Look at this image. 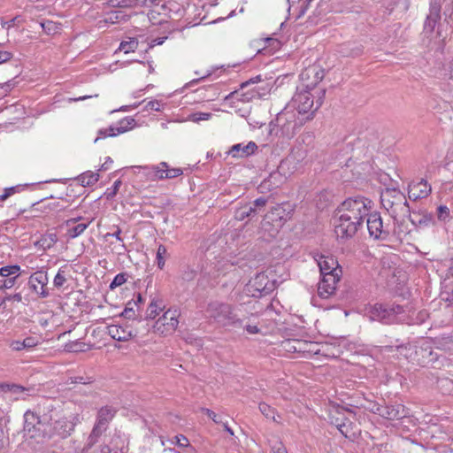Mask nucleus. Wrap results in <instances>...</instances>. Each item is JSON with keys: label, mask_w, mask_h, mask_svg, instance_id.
Masks as SVG:
<instances>
[{"label": "nucleus", "mask_w": 453, "mask_h": 453, "mask_svg": "<svg viewBox=\"0 0 453 453\" xmlns=\"http://www.w3.org/2000/svg\"><path fill=\"white\" fill-rule=\"evenodd\" d=\"M135 311H136L135 309L125 307V309L122 311V313L120 314V316L124 317L127 319H136L137 316H136Z\"/></svg>", "instance_id": "obj_57"}, {"label": "nucleus", "mask_w": 453, "mask_h": 453, "mask_svg": "<svg viewBox=\"0 0 453 453\" xmlns=\"http://www.w3.org/2000/svg\"><path fill=\"white\" fill-rule=\"evenodd\" d=\"M239 96H242V98H250L247 95H245L243 93H240L239 90L231 92L225 98H226V100H227V99H231V98H239Z\"/></svg>", "instance_id": "obj_64"}, {"label": "nucleus", "mask_w": 453, "mask_h": 453, "mask_svg": "<svg viewBox=\"0 0 453 453\" xmlns=\"http://www.w3.org/2000/svg\"><path fill=\"white\" fill-rule=\"evenodd\" d=\"M152 170L155 176L160 180L173 179L183 174L181 168H170L165 162H162L158 165H153Z\"/></svg>", "instance_id": "obj_25"}, {"label": "nucleus", "mask_w": 453, "mask_h": 453, "mask_svg": "<svg viewBox=\"0 0 453 453\" xmlns=\"http://www.w3.org/2000/svg\"><path fill=\"white\" fill-rule=\"evenodd\" d=\"M138 44L136 38H129L128 41H122L120 42L119 50L124 53L134 52Z\"/></svg>", "instance_id": "obj_37"}, {"label": "nucleus", "mask_w": 453, "mask_h": 453, "mask_svg": "<svg viewBox=\"0 0 453 453\" xmlns=\"http://www.w3.org/2000/svg\"><path fill=\"white\" fill-rule=\"evenodd\" d=\"M430 357L431 364H429V365L433 366H435L436 365H443V360L446 359V357L441 353H440L437 349H434L433 347Z\"/></svg>", "instance_id": "obj_44"}, {"label": "nucleus", "mask_w": 453, "mask_h": 453, "mask_svg": "<svg viewBox=\"0 0 453 453\" xmlns=\"http://www.w3.org/2000/svg\"><path fill=\"white\" fill-rule=\"evenodd\" d=\"M261 81V76L257 75L256 77H253L250 79L249 81L242 82L241 84V90L244 89L246 87H248L250 84H255Z\"/></svg>", "instance_id": "obj_60"}, {"label": "nucleus", "mask_w": 453, "mask_h": 453, "mask_svg": "<svg viewBox=\"0 0 453 453\" xmlns=\"http://www.w3.org/2000/svg\"><path fill=\"white\" fill-rule=\"evenodd\" d=\"M406 217L410 219L413 225L419 227H425L435 224L433 214L427 212L426 211L412 212L410 211V216Z\"/></svg>", "instance_id": "obj_26"}, {"label": "nucleus", "mask_w": 453, "mask_h": 453, "mask_svg": "<svg viewBox=\"0 0 453 453\" xmlns=\"http://www.w3.org/2000/svg\"><path fill=\"white\" fill-rule=\"evenodd\" d=\"M431 192V185L425 179H420L418 181H412L409 184L408 196L410 199H423L427 197Z\"/></svg>", "instance_id": "obj_19"}, {"label": "nucleus", "mask_w": 453, "mask_h": 453, "mask_svg": "<svg viewBox=\"0 0 453 453\" xmlns=\"http://www.w3.org/2000/svg\"><path fill=\"white\" fill-rule=\"evenodd\" d=\"M38 344L39 340L37 337L29 336L25 338L23 341H12L10 343V347L12 350L19 351L22 349H31Z\"/></svg>", "instance_id": "obj_31"}, {"label": "nucleus", "mask_w": 453, "mask_h": 453, "mask_svg": "<svg viewBox=\"0 0 453 453\" xmlns=\"http://www.w3.org/2000/svg\"><path fill=\"white\" fill-rule=\"evenodd\" d=\"M366 224L370 237L380 241H388L389 239V225L385 226L383 224L380 212L371 211L366 219Z\"/></svg>", "instance_id": "obj_11"}, {"label": "nucleus", "mask_w": 453, "mask_h": 453, "mask_svg": "<svg viewBox=\"0 0 453 453\" xmlns=\"http://www.w3.org/2000/svg\"><path fill=\"white\" fill-rule=\"evenodd\" d=\"M39 389L35 385L22 386L15 383H0V392H10L15 395V400H26L27 396H34Z\"/></svg>", "instance_id": "obj_13"}, {"label": "nucleus", "mask_w": 453, "mask_h": 453, "mask_svg": "<svg viewBox=\"0 0 453 453\" xmlns=\"http://www.w3.org/2000/svg\"><path fill=\"white\" fill-rule=\"evenodd\" d=\"M372 207L373 202L371 199L363 196H357L345 199L337 209L338 212L349 213L354 219L359 220V223L363 226Z\"/></svg>", "instance_id": "obj_7"}, {"label": "nucleus", "mask_w": 453, "mask_h": 453, "mask_svg": "<svg viewBox=\"0 0 453 453\" xmlns=\"http://www.w3.org/2000/svg\"><path fill=\"white\" fill-rule=\"evenodd\" d=\"M108 4L114 8H132L134 6V0H108Z\"/></svg>", "instance_id": "obj_42"}, {"label": "nucleus", "mask_w": 453, "mask_h": 453, "mask_svg": "<svg viewBox=\"0 0 453 453\" xmlns=\"http://www.w3.org/2000/svg\"><path fill=\"white\" fill-rule=\"evenodd\" d=\"M69 205V201L65 198H59L56 200L52 197L50 199H43L41 202L34 204L36 211H41L45 213L53 211L59 212L66 210Z\"/></svg>", "instance_id": "obj_18"}, {"label": "nucleus", "mask_w": 453, "mask_h": 453, "mask_svg": "<svg viewBox=\"0 0 453 453\" xmlns=\"http://www.w3.org/2000/svg\"><path fill=\"white\" fill-rule=\"evenodd\" d=\"M48 284L47 272L43 270L36 271L28 279L30 289L36 293L40 297L49 296V291L46 288Z\"/></svg>", "instance_id": "obj_15"}, {"label": "nucleus", "mask_w": 453, "mask_h": 453, "mask_svg": "<svg viewBox=\"0 0 453 453\" xmlns=\"http://www.w3.org/2000/svg\"><path fill=\"white\" fill-rule=\"evenodd\" d=\"M242 327L245 328L247 333L250 334H258L260 332V329L258 328L257 323H254V324H244V322H243Z\"/></svg>", "instance_id": "obj_58"}, {"label": "nucleus", "mask_w": 453, "mask_h": 453, "mask_svg": "<svg viewBox=\"0 0 453 453\" xmlns=\"http://www.w3.org/2000/svg\"><path fill=\"white\" fill-rule=\"evenodd\" d=\"M258 409L260 412L266 418H271L274 422H279L275 418V410L265 403H260Z\"/></svg>", "instance_id": "obj_39"}, {"label": "nucleus", "mask_w": 453, "mask_h": 453, "mask_svg": "<svg viewBox=\"0 0 453 453\" xmlns=\"http://www.w3.org/2000/svg\"><path fill=\"white\" fill-rule=\"evenodd\" d=\"M438 220L447 222L451 219L449 208L446 205H440L436 209Z\"/></svg>", "instance_id": "obj_41"}, {"label": "nucleus", "mask_w": 453, "mask_h": 453, "mask_svg": "<svg viewBox=\"0 0 453 453\" xmlns=\"http://www.w3.org/2000/svg\"><path fill=\"white\" fill-rule=\"evenodd\" d=\"M449 20H453V0H429L423 34L427 37L435 34L436 38L445 42L448 33L443 27L444 24L449 25Z\"/></svg>", "instance_id": "obj_2"}, {"label": "nucleus", "mask_w": 453, "mask_h": 453, "mask_svg": "<svg viewBox=\"0 0 453 453\" xmlns=\"http://www.w3.org/2000/svg\"><path fill=\"white\" fill-rule=\"evenodd\" d=\"M211 112H195L188 116V119L193 122H199L201 120H208L211 118Z\"/></svg>", "instance_id": "obj_48"}, {"label": "nucleus", "mask_w": 453, "mask_h": 453, "mask_svg": "<svg viewBox=\"0 0 453 453\" xmlns=\"http://www.w3.org/2000/svg\"><path fill=\"white\" fill-rule=\"evenodd\" d=\"M99 180L97 173L86 172L78 176L77 180L82 186H92Z\"/></svg>", "instance_id": "obj_34"}, {"label": "nucleus", "mask_w": 453, "mask_h": 453, "mask_svg": "<svg viewBox=\"0 0 453 453\" xmlns=\"http://www.w3.org/2000/svg\"><path fill=\"white\" fill-rule=\"evenodd\" d=\"M66 278L65 275V270H63V268H60L53 280V285L55 288H60L64 286Z\"/></svg>", "instance_id": "obj_46"}, {"label": "nucleus", "mask_w": 453, "mask_h": 453, "mask_svg": "<svg viewBox=\"0 0 453 453\" xmlns=\"http://www.w3.org/2000/svg\"><path fill=\"white\" fill-rule=\"evenodd\" d=\"M408 412L403 404H384L379 415L388 420H400L407 416Z\"/></svg>", "instance_id": "obj_21"}, {"label": "nucleus", "mask_w": 453, "mask_h": 453, "mask_svg": "<svg viewBox=\"0 0 453 453\" xmlns=\"http://www.w3.org/2000/svg\"><path fill=\"white\" fill-rule=\"evenodd\" d=\"M268 201H269V197L261 196V197L255 199L253 201V203H254L255 207H257L258 210H261L262 208H264L266 205Z\"/></svg>", "instance_id": "obj_59"}, {"label": "nucleus", "mask_w": 453, "mask_h": 453, "mask_svg": "<svg viewBox=\"0 0 453 453\" xmlns=\"http://www.w3.org/2000/svg\"><path fill=\"white\" fill-rule=\"evenodd\" d=\"M127 278L126 273H121L117 274L114 277V279L112 280V281L111 282L110 288L114 289L117 287L123 285L127 281Z\"/></svg>", "instance_id": "obj_50"}, {"label": "nucleus", "mask_w": 453, "mask_h": 453, "mask_svg": "<svg viewBox=\"0 0 453 453\" xmlns=\"http://www.w3.org/2000/svg\"><path fill=\"white\" fill-rule=\"evenodd\" d=\"M105 431L102 427H99L97 425H95L88 438L86 446L83 449V452H88L90 448H92L97 441L98 438L101 434Z\"/></svg>", "instance_id": "obj_33"}, {"label": "nucleus", "mask_w": 453, "mask_h": 453, "mask_svg": "<svg viewBox=\"0 0 453 453\" xmlns=\"http://www.w3.org/2000/svg\"><path fill=\"white\" fill-rule=\"evenodd\" d=\"M94 380L92 377H83V376H76L71 378V383L74 384H89L92 383Z\"/></svg>", "instance_id": "obj_55"}, {"label": "nucleus", "mask_w": 453, "mask_h": 453, "mask_svg": "<svg viewBox=\"0 0 453 453\" xmlns=\"http://www.w3.org/2000/svg\"><path fill=\"white\" fill-rule=\"evenodd\" d=\"M342 273H325L318 286V294L322 298H328L336 290V285L340 281Z\"/></svg>", "instance_id": "obj_16"}, {"label": "nucleus", "mask_w": 453, "mask_h": 453, "mask_svg": "<svg viewBox=\"0 0 453 453\" xmlns=\"http://www.w3.org/2000/svg\"><path fill=\"white\" fill-rule=\"evenodd\" d=\"M174 441H173V443H176L178 447L184 448L185 453H192L195 451V449L192 445H190L188 438L183 434H179L174 436Z\"/></svg>", "instance_id": "obj_36"}, {"label": "nucleus", "mask_w": 453, "mask_h": 453, "mask_svg": "<svg viewBox=\"0 0 453 453\" xmlns=\"http://www.w3.org/2000/svg\"><path fill=\"white\" fill-rule=\"evenodd\" d=\"M109 335L119 342H127L134 337L138 336L139 331L137 329H130L128 326H121L111 325L108 326Z\"/></svg>", "instance_id": "obj_20"}, {"label": "nucleus", "mask_w": 453, "mask_h": 453, "mask_svg": "<svg viewBox=\"0 0 453 453\" xmlns=\"http://www.w3.org/2000/svg\"><path fill=\"white\" fill-rule=\"evenodd\" d=\"M23 189L22 186H14L10 187L4 189V193L0 196V201H4L16 192H19V190Z\"/></svg>", "instance_id": "obj_52"}, {"label": "nucleus", "mask_w": 453, "mask_h": 453, "mask_svg": "<svg viewBox=\"0 0 453 453\" xmlns=\"http://www.w3.org/2000/svg\"><path fill=\"white\" fill-rule=\"evenodd\" d=\"M273 453H288L285 446L282 444V442H277L273 447Z\"/></svg>", "instance_id": "obj_62"}, {"label": "nucleus", "mask_w": 453, "mask_h": 453, "mask_svg": "<svg viewBox=\"0 0 453 453\" xmlns=\"http://www.w3.org/2000/svg\"><path fill=\"white\" fill-rule=\"evenodd\" d=\"M196 271L189 266H186L181 273V279L185 281H192L196 277Z\"/></svg>", "instance_id": "obj_49"}, {"label": "nucleus", "mask_w": 453, "mask_h": 453, "mask_svg": "<svg viewBox=\"0 0 453 453\" xmlns=\"http://www.w3.org/2000/svg\"><path fill=\"white\" fill-rule=\"evenodd\" d=\"M162 0H134V5L139 4L144 7L158 5Z\"/></svg>", "instance_id": "obj_56"}, {"label": "nucleus", "mask_w": 453, "mask_h": 453, "mask_svg": "<svg viewBox=\"0 0 453 453\" xmlns=\"http://www.w3.org/2000/svg\"><path fill=\"white\" fill-rule=\"evenodd\" d=\"M12 58V54L9 51L0 50V64L5 63Z\"/></svg>", "instance_id": "obj_63"}, {"label": "nucleus", "mask_w": 453, "mask_h": 453, "mask_svg": "<svg viewBox=\"0 0 453 453\" xmlns=\"http://www.w3.org/2000/svg\"><path fill=\"white\" fill-rule=\"evenodd\" d=\"M284 212V210L280 205H277L276 207H273L271 211V214L273 216L275 215L280 219H283L282 213Z\"/></svg>", "instance_id": "obj_61"}, {"label": "nucleus", "mask_w": 453, "mask_h": 453, "mask_svg": "<svg viewBox=\"0 0 453 453\" xmlns=\"http://www.w3.org/2000/svg\"><path fill=\"white\" fill-rule=\"evenodd\" d=\"M160 311H162L160 304L157 303V301L152 300L146 310L145 319H154Z\"/></svg>", "instance_id": "obj_38"}, {"label": "nucleus", "mask_w": 453, "mask_h": 453, "mask_svg": "<svg viewBox=\"0 0 453 453\" xmlns=\"http://www.w3.org/2000/svg\"><path fill=\"white\" fill-rule=\"evenodd\" d=\"M41 27H42L43 31L48 35L55 34L58 29V24L51 20H45L43 22H41Z\"/></svg>", "instance_id": "obj_45"}, {"label": "nucleus", "mask_w": 453, "mask_h": 453, "mask_svg": "<svg viewBox=\"0 0 453 453\" xmlns=\"http://www.w3.org/2000/svg\"><path fill=\"white\" fill-rule=\"evenodd\" d=\"M121 186V180H117L114 183H113V186L111 188H108L105 192V196L106 198L109 200V199H112L118 193L119 188Z\"/></svg>", "instance_id": "obj_51"}, {"label": "nucleus", "mask_w": 453, "mask_h": 453, "mask_svg": "<svg viewBox=\"0 0 453 453\" xmlns=\"http://www.w3.org/2000/svg\"><path fill=\"white\" fill-rule=\"evenodd\" d=\"M335 233L342 239L352 238L357 231L363 226L359 220L354 219L347 212H338L336 208L334 211Z\"/></svg>", "instance_id": "obj_10"}, {"label": "nucleus", "mask_w": 453, "mask_h": 453, "mask_svg": "<svg viewBox=\"0 0 453 453\" xmlns=\"http://www.w3.org/2000/svg\"><path fill=\"white\" fill-rule=\"evenodd\" d=\"M167 255H168V253H167V250H166L165 246H164L163 244H160L157 248V257H156L157 265L159 269L164 268L165 263V257H167Z\"/></svg>", "instance_id": "obj_40"}, {"label": "nucleus", "mask_w": 453, "mask_h": 453, "mask_svg": "<svg viewBox=\"0 0 453 453\" xmlns=\"http://www.w3.org/2000/svg\"><path fill=\"white\" fill-rule=\"evenodd\" d=\"M318 265L319 267L320 274L324 275L325 273H342V268L339 266L338 261L332 256H323L319 257L318 260Z\"/></svg>", "instance_id": "obj_24"}, {"label": "nucleus", "mask_w": 453, "mask_h": 453, "mask_svg": "<svg viewBox=\"0 0 453 453\" xmlns=\"http://www.w3.org/2000/svg\"><path fill=\"white\" fill-rule=\"evenodd\" d=\"M178 311H166L153 325V332L161 336L172 334L178 326Z\"/></svg>", "instance_id": "obj_12"}, {"label": "nucleus", "mask_w": 453, "mask_h": 453, "mask_svg": "<svg viewBox=\"0 0 453 453\" xmlns=\"http://www.w3.org/2000/svg\"><path fill=\"white\" fill-rule=\"evenodd\" d=\"M18 277L19 275H15L13 277L4 280L0 285V291L12 288L15 285Z\"/></svg>", "instance_id": "obj_53"}, {"label": "nucleus", "mask_w": 453, "mask_h": 453, "mask_svg": "<svg viewBox=\"0 0 453 453\" xmlns=\"http://www.w3.org/2000/svg\"><path fill=\"white\" fill-rule=\"evenodd\" d=\"M435 349L440 353L453 355V341L450 337H444L435 342Z\"/></svg>", "instance_id": "obj_32"}, {"label": "nucleus", "mask_w": 453, "mask_h": 453, "mask_svg": "<svg viewBox=\"0 0 453 453\" xmlns=\"http://www.w3.org/2000/svg\"><path fill=\"white\" fill-rule=\"evenodd\" d=\"M257 150V145L251 141L247 145L242 143L233 145L228 153L234 157H246L254 154Z\"/></svg>", "instance_id": "obj_27"}, {"label": "nucleus", "mask_w": 453, "mask_h": 453, "mask_svg": "<svg viewBox=\"0 0 453 453\" xmlns=\"http://www.w3.org/2000/svg\"><path fill=\"white\" fill-rule=\"evenodd\" d=\"M37 411L27 410L24 414V431L27 434L42 441L46 421H43V403L37 405Z\"/></svg>", "instance_id": "obj_8"}, {"label": "nucleus", "mask_w": 453, "mask_h": 453, "mask_svg": "<svg viewBox=\"0 0 453 453\" xmlns=\"http://www.w3.org/2000/svg\"><path fill=\"white\" fill-rule=\"evenodd\" d=\"M300 76L302 81L306 82L303 87L313 89L325 77V69L320 65H313L307 67Z\"/></svg>", "instance_id": "obj_14"}, {"label": "nucleus", "mask_w": 453, "mask_h": 453, "mask_svg": "<svg viewBox=\"0 0 453 453\" xmlns=\"http://www.w3.org/2000/svg\"><path fill=\"white\" fill-rule=\"evenodd\" d=\"M369 318L383 324L403 323L408 316L404 308L401 305H388L375 303L368 311Z\"/></svg>", "instance_id": "obj_5"}, {"label": "nucleus", "mask_w": 453, "mask_h": 453, "mask_svg": "<svg viewBox=\"0 0 453 453\" xmlns=\"http://www.w3.org/2000/svg\"><path fill=\"white\" fill-rule=\"evenodd\" d=\"M282 182V176L279 172L271 173L268 178L265 179L258 186L261 193L271 191L278 188Z\"/></svg>", "instance_id": "obj_29"}, {"label": "nucleus", "mask_w": 453, "mask_h": 453, "mask_svg": "<svg viewBox=\"0 0 453 453\" xmlns=\"http://www.w3.org/2000/svg\"><path fill=\"white\" fill-rule=\"evenodd\" d=\"M381 203L394 219L410 216V205L399 189H388L381 196Z\"/></svg>", "instance_id": "obj_6"}, {"label": "nucleus", "mask_w": 453, "mask_h": 453, "mask_svg": "<svg viewBox=\"0 0 453 453\" xmlns=\"http://www.w3.org/2000/svg\"><path fill=\"white\" fill-rule=\"evenodd\" d=\"M311 89H307L304 87L301 89L297 88V91L292 97V103L294 107L297 110L300 114H308L305 117V120H311L314 117L315 112L322 105L326 95V89H322L316 101H314L313 96L310 92Z\"/></svg>", "instance_id": "obj_4"}, {"label": "nucleus", "mask_w": 453, "mask_h": 453, "mask_svg": "<svg viewBox=\"0 0 453 453\" xmlns=\"http://www.w3.org/2000/svg\"><path fill=\"white\" fill-rule=\"evenodd\" d=\"M206 317L222 326H242L243 319L234 313V306L218 300L208 303L205 309Z\"/></svg>", "instance_id": "obj_3"}, {"label": "nucleus", "mask_w": 453, "mask_h": 453, "mask_svg": "<svg viewBox=\"0 0 453 453\" xmlns=\"http://www.w3.org/2000/svg\"><path fill=\"white\" fill-rule=\"evenodd\" d=\"M275 288L276 280L269 279L265 273H259L250 280L244 291L247 296L258 298L270 295Z\"/></svg>", "instance_id": "obj_9"}, {"label": "nucleus", "mask_w": 453, "mask_h": 453, "mask_svg": "<svg viewBox=\"0 0 453 453\" xmlns=\"http://www.w3.org/2000/svg\"><path fill=\"white\" fill-rule=\"evenodd\" d=\"M432 345L428 340H424L415 347V357L418 365L427 366L431 364Z\"/></svg>", "instance_id": "obj_22"}, {"label": "nucleus", "mask_w": 453, "mask_h": 453, "mask_svg": "<svg viewBox=\"0 0 453 453\" xmlns=\"http://www.w3.org/2000/svg\"><path fill=\"white\" fill-rule=\"evenodd\" d=\"M234 217L238 220H243L246 218H252L250 216L249 211L247 210V206L246 205L243 206V207L239 208L238 210H236Z\"/></svg>", "instance_id": "obj_54"}, {"label": "nucleus", "mask_w": 453, "mask_h": 453, "mask_svg": "<svg viewBox=\"0 0 453 453\" xmlns=\"http://www.w3.org/2000/svg\"><path fill=\"white\" fill-rule=\"evenodd\" d=\"M85 342H72L65 345V349L69 352H81L85 351Z\"/></svg>", "instance_id": "obj_47"}, {"label": "nucleus", "mask_w": 453, "mask_h": 453, "mask_svg": "<svg viewBox=\"0 0 453 453\" xmlns=\"http://www.w3.org/2000/svg\"><path fill=\"white\" fill-rule=\"evenodd\" d=\"M353 422L347 418L346 421L342 422V425H340L338 430L344 437L350 440H354L356 438V433L353 431Z\"/></svg>", "instance_id": "obj_35"}, {"label": "nucleus", "mask_w": 453, "mask_h": 453, "mask_svg": "<svg viewBox=\"0 0 453 453\" xmlns=\"http://www.w3.org/2000/svg\"><path fill=\"white\" fill-rule=\"evenodd\" d=\"M63 404L54 400L43 402L42 420L46 421L42 441L54 438L65 439L74 431L78 417L67 418L63 413Z\"/></svg>", "instance_id": "obj_1"}, {"label": "nucleus", "mask_w": 453, "mask_h": 453, "mask_svg": "<svg viewBox=\"0 0 453 453\" xmlns=\"http://www.w3.org/2000/svg\"><path fill=\"white\" fill-rule=\"evenodd\" d=\"M134 119L133 118H125L119 122V127H109L105 129H100L98 131V136L95 139L94 142L96 143L101 138L114 137L117 134H123L134 126Z\"/></svg>", "instance_id": "obj_17"}, {"label": "nucleus", "mask_w": 453, "mask_h": 453, "mask_svg": "<svg viewBox=\"0 0 453 453\" xmlns=\"http://www.w3.org/2000/svg\"><path fill=\"white\" fill-rule=\"evenodd\" d=\"M294 114L290 112L281 111L277 115L275 119L276 126L280 127L282 130V133L288 136L293 135L295 133L296 123L293 119H289V118L294 119Z\"/></svg>", "instance_id": "obj_23"}, {"label": "nucleus", "mask_w": 453, "mask_h": 453, "mask_svg": "<svg viewBox=\"0 0 453 453\" xmlns=\"http://www.w3.org/2000/svg\"><path fill=\"white\" fill-rule=\"evenodd\" d=\"M330 423L337 427V429L340 427V425H342V422L346 421L347 418L344 416L343 413L340 411V409L337 408L336 414H331L329 416Z\"/></svg>", "instance_id": "obj_43"}, {"label": "nucleus", "mask_w": 453, "mask_h": 453, "mask_svg": "<svg viewBox=\"0 0 453 453\" xmlns=\"http://www.w3.org/2000/svg\"><path fill=\"white\" fill-rule=\"evenodd\" d=\"M116 411L109 406L102 407L97 412L96 423L99 427L107 429L108 423L112 419Z\"/></svg>", "instance_id": "obj_30"}, {"label": "nucleus", "mask_w": 453, "mask_h": 453, "mask_svg": "<svg viewBox=\"0 0 453 453\" xmlns=\"http://www.w3.org/2000/svg\"><path fill=\"white\" fill-rule=\"evenodd\" d=\"M81 219L82 217H77L67 219L65 221V225L69 227L66 232V236L68 238H76L80 236L88 228L91 221H88V223H80L76 226H71L72 225L77 223Z\"/></svg>", "instance_id": "obj_28"}]
</instances>
